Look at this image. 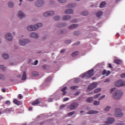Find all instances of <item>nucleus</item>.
<instances>
[{"label": "nucleus", "mask_w": 125, "mask_h": 125, "mask_svg": "<svg viewBox=\"0 0 125 125\" xmlns=\"http://www.w3.org/2000/svg\"><path fill=\"white\" fill-rule=\"evenodd\" d=\"M41 27H42V23H39L34 25H31L30 26H28V27H27V30L29 31H36Z\"/></svg>", "instance_id": "1"}, {"label": "nucleus", "mask_w": 125, "mask_h": 125, "mask_svg": "<svg viewBox=\"0 0 125 125\" xmlns=\"http://www.w3.org/2000/svg\"><path fill=\"white\" fill-rule=\"evenodd\" d=\"M123 95V92L120 90H117L113 93V98L116 100H119Z\"/></svg>", "instance_id": "2"}, {"label": "nucleus", "mask_w": 125, "mask_h": 125, "mask_svg": "<svg viewBox=\"0 0 125 125\" xmlns=\"http://www.w3.org/2000/svg\"><path fill=\"white\" fill-rule=\"evenodd\" d=\"M94 76V69L89 70L82 76L83 78H89Z\"/></svg>", "instance_id": "3"}, {"label": "nucleus", "mask_w": 125, "mask_h": 125, "mask_svg": "<svg viewBox=\"0 0 125 125\" xmlns=\"http://www.w3.org/2000/svg\"><path fill=\"white\" fill-rule=\"evenodd\" d=\"M79 106V104L77 102H73L67 107V109L70 110H74L75 109H77Z\"/></svg>", "instance_id": "4"}, {"label": "nucleus", "mask_w": 125, "mask_h": 125, "mask_svg": "<svg viewBox=\"0 0 125 125\" xmlns=\"http://www.w3.org/2000/svg\"><path fill=\"white\" fill-rule=\"evenodd\" d=\"M115 86L117 87L125 86V81L122 80H119L115 83Z\"/></svg>", "instance_id": "5"}, {"label": "nucleus", "mask_w": 125, "mask_h": 125, "mask_svg": "<svg viewBox=\"0 0 125 125\" xmlns=\"http://www.w3.org/2000/svg\"><path fill=\"white\" fill-rule=\"evenodd\" d=\"M29 43H30V40L28 39H22L19 42V43L22 46H25Z\"/></svg>", "instance_id": "6"}, {"label": "nucleus", "mask_w": 125, "mask_h": 125, "mask_svg": "<svg viewBox=\"0 0 125 125\" xmlns=\"http://www.w3.org/2000/svg\"><path fill=\"white\" fill-rule=\"evenodd\" d=\"M121 111V109L117 108L116 109V112L115 113V116L120 118L123 116V113L120 112Z\"/></svg>", "instance_id": "7"}, {"label": "nucleus", "mask_w": 125, "mask_h": 125, "mask_svg": "<svg viewBox=\"0 0 125 125\" xmlns=\"http://www.w3.org/2000/svg\"><path fill=\"white\" fill-rule=\"evenodd\" d=\"M54 15V12L53 11H50L48 12H46L44 13L43 14V16L45 17H49V16H53Z\"/></svg>", "instance_id": "8"}, {"label": "nucleus", "mask_w": 125, "mask_h": 125, "mask_svg": "<svg viewBox=\"0 0 125 125\" xmlns=\"http://www.w3.org/2000/svg\"><path fill=\"white\" fill-rule=\"evenodd\" d=\"M43 4L44 1H43V0H38V1H37L36 3H35V5L36 6V7H38L42 6V5H43Z\"/></svg>", "instance_id": "9"}, {"label": "nucleus", "mask_w": 125, "mask_h": 125, "mask_svg": "<svg viewBox=\"0 0 125 125\" xmlns=\"http://www.w3.org/2000/svg\"><path fill=\"white\" fill-rule=\"evenodd\" d=\"M96 87H97V83H93L87 87V89H88V90H92L94 88H96Z\"/></svg>", "instance_id": "10"}, {"label": "nucleus", "mask_w": 125, "mask_h": 125, "mask_svg": "<svg viewBox=\"0 0 125 125\" xmlns=\"http://www.w3.org/2000/svg\"><path fill=\"white\" fill-rule=\"evenodd\" d=\"M115 122V119L112 118H109L107 119V121H105V124H111Z\"/></svg>", "instance_id": "11"}, {"label": "nucleus", "mask_w": 125, "mask_h": 125, "mask_svg": "<svg viewBox=\"0 0 125 125\" xmlns=\"http://www.w3.org/2000/svg\"><path fill=\"white\" fill-rule=\"evenodd\" d=\"M6 39H7V40L9 41V42L12 41L13 40L12 35H11V34L9 33H7V34H6Z\"/></svg>", "instance_id": "12"}, {"label": "nucleus", "mask_w": 125, "mask_h": 125, "mask_svg": "<svg viewBox=\"0 0 125 125\" xmlns=\"http://www.w3.org/2000/svg\"><path fill=\"white\" fill-rule=\"evenodd\" d=\"M24 17H25V14L21 11H19L18 13V17L19 19H22Z\"/></svg>", "instance_id": "13"}, {"label": "nucleus", "mask_w": 125, "mask_h": 125, "mask_svg": "<svg viewBox=\"0 0 125 125\" xmlns=\"http://www.w3.org/2000/svg\"><path fill=\"white\" fill-rule=\"evenodd\" d=\"M30 37H31V38H33L34 39H38V34H37V33H32L30 34Z\"/></svg>", "instance_id": "14"}, {"label": "nucleus", "mask_w": 125, "mask_h": 125, "mask_svg": "<svg viewBox=\"0 0 125 125\" xmlns=\"http://www.w3.org/2000/svg\"><path fill=\"white\" fill-rule=\"evenodd\" d=\"M40 104V100L37 99L36 100H35L34 102L32 103V105H37V104Z\"/></svg>", "instance_id": "15"}, {"label": "nucleus", "mask_w": 125, "mask_h": 125, "mask_svg": "<svg viewBox=\"0 0 125 125\" xmlns=\"http://www.w3.org/2000/svg\"><path fill=\"white\" fill-rule=\"evenodd\" d=\"M79 27V25L78 24H73L70 25V26H68V29H72L73 28H75Z\"/></svg>", "instance_id": "16"}, {"label": "nucleus", "mask_w": 125, "mask_h": 125, "mask_svg": "<svg viewBox=\"0 0 125 125\" xmlns=\"http://www.w3.org/2000/svg\"><path fill=\"white\" fill-rule=\"evenodd\" d=\"M65 14H73V11L71 9H68L64 12Z\"/></svg>", "instance_id": "17"}, {"label": "nucleus", "mask_w": 125, "mask_h": 125, "mask_svg": "<svg viewBox=\"0 0 125 125\" xmlns=\"http://www.w3.org/2000/svg\"><path fill=\"white\" fill-rule=\"evenodd\" d=\"M98 113V112L97 111L91 110V111H88V112L86 113V114H88V115L96 114H97Z\"/></svg>", "instance_id": "18"}, {"label": "nucleus", "mask_w": 125, "mask_h": 125, "mask_svg": "<svg viewBox=\"0 0 125 125\" xmlns=\"http://www.w3.org/2000/svg\"><path fill=\"white\" fill-rule=\"evenodd\" d=\"M79 55V51H74L73 52V53H72L71 54V56L73 58L76 57L77 56H78Z\"/></svg>", "instance_id": "19"}, {"label": "nucleus", "mask_w": 125, "mask_h": 125, "mask_svg": "<svg viewBox=\"0 0 125 125\" xmlns=\"http://www.w3.org/2000/svg\"><path fill=\"white\" fill-rule=\"evenodd\" d=\"M14 104H15L17 105H21V102L20 101H18V100L15 99L13 101Z\"/></svg>", "instance_id": "20"}, {"label": "nucleus", "mask_w": 125, "mask_h": 125, "mask_svg": "<svg viewBox=\"0 0 125 125\" xmlns=\"http://www.w3.org/2000/svg\"><path fill=\"white\" fill-rule=\"evenodd\" d=\"M70 16L65 15L63 17V18H62V20H63L64 21H68L70 20Z\"/></svg>", "instance_id": "21"}, {"label": "nucleus", "mask_w": 125, "mask_h": 125, "mask_svg": "<svg viewBox=\"0 0 125 125\" xmlns=\"http://www.w3.org/2000/svg\"><path fill=\"white\" fill-rule=\"evenodd\" d=\"M67 87H64L62 88V89H61V92H62V95L65 96V94H66V92L65 90H66Z\"/></svg>", "instance_id": "22"}, {"label": "nucleus", "mask_w": 125, "mask_h": 125, "mask_svg": "<svg viewBox=\"0 0 125 125\" xmlns=\"http://www.w3.org/2000/svg\"><path fill=\"white\" fill-rule=\"evenodd\" d=\"M86 101L87 103H93V97H89L86 99Z\"/></svg>", "instance_id": "23"}, {"label": "nucleus", "mask_w": 125, "mask_h": 125, "mask_svg": "<svg viewBox=\"0 0 125 125\" xmlns=\"http://www.w3.org/2000/svg\"><path fill=\"white\" fill-rule=\"evenodd\" d=\"M114 62L115 63H116V64H121V63L122 62V61L121 60H115L114 61Z\"/></svg>", "instance_id": "24"}, {"label": "nucleus", "mask_w": 125, "mask_h": 125, "mask_svg": "<svg viewBox=\"0 0 125 125\" xmlns=\"http://www.w3.org/2000/svg\"><path fill=\"white\" fill-rule=\"evenodd\" d=\"M52 79V77L51 76H49V77L47 78L46 80H45V82L49 83L51 82Z\"/></svg>", "instance_id": "25"}, {"label": "nucleus", "mask_w": 125, "mask_h": 125, "mask_svg": "<svg viewBox=\"0 0 125 125\" xmlns=\"http://www.w3.org/2000/svg\"><path fill=\"white\" fill-rule=\"evenodd\" d=\"M2 58L5 60H7L9 59V55L7 54H2Z\"/></svg>", "instance_id": "26"}, {"label": "nucleus", "mask_w": 125, "mask_h": 125, "mask_svg": "<svg viewBox=\"0 0 125 125\" xmlns=\"http://www.w3.org/2000/svg\"><path fill=\"white\" fill-rule=\"evenodd\" d=\"M102 14H103V12L101 11H100L97 12V13L96 14V15L97 16V17L99 18L102 16Z\"/></svg>", "instance_id": "27"}, {"label": "nucleus", "mask_w": 125, "mask_h": 125, "mask_svg": "<svg viewBox=\"0 0 125 125\" xmlns=\"http://www.w3.org/2000/svg\"><path fill=\"white\" fill-rule=\"evenodd\" d=\"M65 26V23H60L59 24H58V25H57V27H59V28H62V27H64Z\"/></svg>", "instance_id": "28"}, {"label": "nucleus", "mask_w": 125, "mask_h": 125, "mask_svg": "<svg viewBox=\"0 0 125 125\" xmlns=\"http://www.w3.org/2000/svg\"><path fill=\"white\" fill-rule=\"evenodd\" d=\"M81 34V33L79 31H74L73 32V35L75 36H79Z\"/></svg>", "instance_id": "29"}, {"label": "nucleus", "mask_w": 125, "mask_h": 125, "mask_svg": "<svg viewBox=\"0 0 125 125\" xmlns=\"http://www.w3.org/2000/svg\"><path fill=\"white\" fill-rule=\"evenodd\" d=\"M81 15H82L83 16H86L88 15V12L87 11H83L82 12Z\"/></svg>", "instance_id": "30"}, {"label": "nucleus", "mask_w": 125, "mask_h": 125, "mask_svg": "<svg viewBox=\"0 0 125 125\" xmlns=\"http://www.w3.org/2000/svg\"><path fill=\"white\" fill-rule=\"evenodd\" d=\"M26 72L24 71L23 73V76L22 77V81L26 80Z\"/></svg>", "instance_id": "31"}, {"label": "nucleus", "mask_w": 125, "mask_h": 125, "mask_svg": "<svg viewBox=\"0 0 125 125\" xmlns=\"http://www.w3.org/2000/svg\"><path fill=\"white\" fill-rule=\"evenodd\" d=\"M5 111H6L7 113H10L13 111V108H7L5 109Z\"/></svg>", "instance_id": "32"}, {"label": "nucleus", "mask_w": 125, "mask_h": 125, "mask_svg": "<svg viewBox=\"0 0 125 125\" xmlns=\"http://www.w3.org/2000/svg\"><path fill=\"white\" fill-rule=\"evenodd\" d=\"M104 5H106V2H102L101 3H100V8H102L104 6Z\"/></svg>", "instance_id": "33"}, {"label": "nucleus", "mask_w": 125, "mask_h": 125, "mask_svg": "<svg viewBox=\"0 0 125 125\" xmlns=\"http://www.w3.org/2000/svg\"><path fill=\"white\" fill-rule=\"evenodd\" d=\"M74 7H75V3H70L67 6L68 8H73Z\"/></svg>", "instance_id": "34"}, {"label": "nucleus", "mask_w": 125, "mask_h": 125, "mask_svg": "<svg viewBox=\"0 0 125 125\" xmlns=\"http://www.w3.org/2000/svg\"><path fill=\"white\" fill-rule=\"evenodd\" d=\"M8 6L10 8H13V7H14V3L12 2H10L8 4Z\"/></svg>", "instance_id": "35"}, {"label": "nucleus", "mask_w": 125, "mask_h": 125, "mask_svg": "<svg viewBox=\"0 0 125 125\" xmlns=\"http://www.w3.org/2000/svg\"><path fill=\"white\" fill-rule=\"evenodd\" d=\"M32 76H38V72H37L36 71H33V72H32Z\"/></svg>", "instance_id": "36"}, {"label": "nucleus", "mask_w": 125, "mask_h": 125, "mask_svg": "<svg viewBox=\"0 0 125 125\" xmlns=\"http://www.w3.org/2000/svg\"><path fill=\"white\" fill-rule=\"evenodd\" d=\"M101 91V88H97L95 89V91H94V93H98Z\"/></svg>", "instance_id": "37"}, {"label": "nucleus", "mask_w": 125, "mask_h": 125, "mask_svg": "<svg viewBox=\"0 0 125 125\" xmlns=\"http://www.w3.org/2000/svg\"><path fill=\"white\" fill-rule=\"evenodd\" d=\"M79 88V86H72L70 87V89L71 90H75L77 89V88Z\"/></svg>", "instance_id": "38"}, {"label": "nucleus", "mask_w": 125, "mask_h": 125, "mask_svg": "<svg viewBox=\"0 0 125 125\" xmlns=\"http://www.w3.org/2000/svg\"><path fill=\"white\" fill-rule=\"evenodd\" d=\"M75 113V112H74V111L69 112V113L67 114V116L70 117L71 116L73 115V114H74Z\"/></svg>", "instance_id": "39"}, {"label": "nucleus", "mask_w": 125, "mask_h": 125, "mask_svg": "<svg viewBox=\"0 0 125 125\" xmlns=\"http://www.w3.org/2000/svg\"><path fill=\"white\" fill-rule=\"evenodd\" d=\"M99 104H100L99 101H94V105H99Z\"/></svg>", "instance_id": "40"}, {"label": "nucleus", "mask_w": 125, "mask_h": 125, "mask_svg": "<svg viewBox=\"0 0 125 125\" xmlns=\"http://www.w3.org/2000/svg\"><path fill=\"white\" fill-rule=\"evenodd\" d=\"M54 19L55 21H58L60 20V18L58 16L54 17Z\"/></svg>", "instance_id": "41"}, {"label": "nucleus", "mask_w": 125, "mask_h": 125, "mask_svg": "<svg viewBox=\"0 0 125 125\" xmlns=\"http://www.w3.org/2000/svg\"><path fill=\"white\" fill-rule=\"evenodd\" d=\"M100 96H101V94L99 93L98 94H96V95L94 96L93 98L96 99H98V98H99L100 97Z\"/></svg>", "instance_id": "42"}, {"label": "nucleus", "mask_w": 125, "mask_h": 125, "mask_svg": "<svg viewBox=\"0 0 125 125\" xmlns=\"http://www.w3.org/2000/svg\"><path fill=\"white\" fill-rule=\"evenodd\" d=\"M58 2L60 3H64L66 2V0H58Z\"/></svg>", "instance_id": "43"}, {"label": "nucleus", "mask_w": 125, "mask_h": 125, "mask_svg": "<svg viewBox=\"0 0 125 125\" xmlns=\"http://www.w3.org/2000/svg\"><path fill=\"white\" fill-rule=\"evenodd\" d=\"M110 108H111V107L110 106L105 107V108H104V111H108Z\"/></svg>", "instance_id": "44"}, {"label": "nucleus", "mask_w": 125, "mask_h": 125, "mask_svg": "<svg viewBox=\"0 0 125 125\" xmlns=\"http://www.w3.org/2000/svg\"><path fill=\"white\" fill-rule=\"evenodd\" d=\"M104 97H106V96L103 95V96L100 97V98H99L98 100L101 101V100H103L104 98Z\"/></svg>", "instance_id": "45"}, {"label": "nucleus", "mask_w": 125, "mask_h": 125, "mask_svg": "<svg viewBox=\"0 0 125 125\" xmlns=\"http://www.w3.org/2000/svg\"><path fill=\"white\" fill-rule=\"evenodd\" d=\"M107 70H103V71L102 72V75H104L106 74V73H107Z\"/></svg>", "instance_id": "46"}, {"label": "nucleus", "mask_w": 125, "mask_h": 125, "mask_svg": "<svg viewBox=\"0 0 125 125\" xmlns=\"http://www.w3.org/2000/svg\"><path fill=\"white\" fill-rule=\"evenodd\" d=\"M111 74V71H108L107 72L105 73V76H108Z\"/></svg>", "instance_id": "47"}, {"label": "nucleus", "mask_w": 125, "mask_h": 125, "mask_svg": "<svg viewBox=\"0 0 125 125\" xmlns=\"http://www.w3.org/2000/svg\"><path fill=\"white\" fill-rule=\"evenodd\" d=\"M116 90V87L112 88L111 90H110V93H112L114 91Z\"/></svg>", "instance_id": "48"}, {"label": "nucleus", "mask_w": 125, "mask_h": 125, "mask_svg": "<svg viewBox=\"0 0 125 125\" xmlns=\"http://www.w3.org/2000/svg\"><path fill=\"white\" fill-rule=\"evenodd\" d=\"M5 104L10 105V104H11V102H10L9 101H7L5 102Z\"/></svg>", "instance_id": "49"}, {"label": "nucleus", "mask_w": 125, "mask_h": 125, "mask_svg": "<svg viewBox=\"0 0 125 125\" xmlns=\"http://www.w3.org/2000/svg\"><path fill=\"white\" fill-rule=\"evenodd\" d=\"M53 101V100L52 99V98H49L48 99V100H47V101H48V102L49 103H51Z\"/></svg>", "instance_id": "50"}, {"label": "nucleus", "mask_w": 125, "mask_h": 125, "mask_svg": "<svg viewBox=\"0 0 125 125\" xmlns=\"http://www.w3.org/2000/svg\"><path fill=\"white\" fill-rule=\"evenodd\" d=\"M71 42V40H67L65 41V43L66 44H69Z\"/></svg>", "instance_id": "51"}, {"label": "nucleus", "mask_w": 125, "mask_h": 125, "mask_svg": "<svg viewBox=\"0 0 125 125\" xmlns=\"http://www.w3.org/2000/svg\"><path fill=\"white\" fill-rule=\"evenodd\" d=\"M0 79L1 80H3L4 79V77L3 75L0 74Z\"/></svg>", "instance_id": "52"}, {"label": "nucleus", "mask_w": 125, "mask_h": 125, "mask_svg": "<svg viewBox=\"0 0 125 125\" xmlns=\"http://www.w3.org/2000/svg\"><path fill=\"white\" fill-rule=\"evenodd\" d=\"M71 22L72 23H76L78 22V21H77V20H72L71 21Z\"/></svg>", "instance_id": "53"}, {"label": "nucleus", "mask_w": 125, "mask_h": 125, "mask_svg": "<svg viewBox=\"0 0 125 125\" xmlns=\"http://www.w3.org/2000/svg\"><path fill=\"white\" fill-rule=\"evenodd\" d=\"M80 95V92H76L74 93V95L78 96Z\"/></svg>", "instance_id": "54"}, {"label": "nucleus", "mask_w": 125, "mask_h": 125, "mask_svg": "<svg viewBox=\"0 0 125 125\" xmlns=\"http://www.w3.org/2000/svg\"><path fill=\"white\" fill-rule=\"evenodd\" d=\"M18 98H19V99H22L23 98V97L22 96V95H21V94H19V95L18 96Z\"/></svg>", "instance_id": "55"}, {"label": "nucleus", "mask_w": 125, "mask_h": 125, "mask_svg": "<svg viewBox=\"0 0 125 125\" xmlns=\"http://www.w3.org/2000/svg\"><path fill=\"white\" fill-rule=\"evenodd\" d=\"M69 100V99L68 98H65L63 99V102H66Z\"/></svg>", "instance_id": "56"}, {"label": "nucleus", "mask_w": 125, "mask_h": 125, "mask_svg": "<svg viewBox=\"0 0 125 125\" xmlns=\"http://www.w3.org/2000/svg\"><path fill=\"white\" fill-rule=\"evenodd\" d=\"M64 52H65V50L64 49H62V50H61V51H60V53L61 54H63Z\"/></svg>", "instance_id": "57"}, {"label": "nucleus", "mask_w": 125, "mask_h": 125, "mask_svg": "<svg viewBox=\"0 0 125 125\" xmlns=\"http://www.w3.org/2000/svg\"><path fill=\"white\" fill-rule=\"evenodd\" d=\"M121 78H125V73L121 74Z\"/></svg>", "instance_id": "58"}, {"label": "nucleus", "mask_w": 125, "mask_h": 125, "mask_svg": "<svg viewBox=\"0 0 125 125\" xmlns=\"http://www.w3.org/2000/svg\"><path fill=\"white\" fill-rule=\"evenodd\" d=\"M38 64V61L36 60L34 62V65H37Z\"/></svg>", "instance_id": "59"}, {"label": "nucleus", "mask_w": 125, "mask_h": 125, "mask_svg": "<svg viewBox=\"0 0 125 125\" xmlns=\"http://www.w3.org/2000/svg\"><path fill=\"white\" fill-rule=\"evenodd\" d=\"M81 43V42H76V43H75L74 44L75 45H79Z\"/></svg>", "instance_id": "60"}, {"label": "nucleus", "mask_w": 125, "mask_h": 125, "mask_svg": "<svg viewBox=\"0 0 125 125\" xmlns=\"http://www.w3.org/2000/svg\"><path fill=\"white\" fill-rule=\"evenodd\" d=\"M0 69L3 70L4 69V67H3V65H0Z\"/></svg>", "instance_id": "61"}, {"label": "nucleus", "mask_w": 125, "mask_h": 125, "mask_svg": "<svg viewBox=\"0 0 125 125\" xmlns=\"http://www.w3.org/2000/svg\"><path fill=\"white\" fill-rule=\"evenodd\" d=\"M1 92L4 93V92H6V90H5V89H4V88H2Z\"/></svg>", "instance_id": "62"}, {"label": "nucleus", "mask_w": 125, "mask_h": 125, "mask_svg": "<svg viewBox=\"0 0 125 125\" xmlns=\"http://www.w3.org/2000/svg\"><path fill=\"white\" fill-rule=\"evenodd\" d=\"M108 65H109V66H108V67H109V68H111V69L113 68V66H112V65H111V64L109 63V64H108Z\"/></svg>", "instance_id": "63"}, {"label": "nucleus", "mask_w": 125, "mask_h": 125, "mask_svg": "<svg viewBox=\"0 0 125 125\" xmlns=\"http://www.w3.org/2000/svg\"><path fill=\"white\" fill-rule=\"evenodd\" d=\"M42 68L43 69H46V65H42Z\"/></svg>", "instance_id": "64"}]
</instances>
